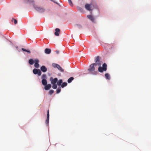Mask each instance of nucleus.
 <instances>
[{"mask_svg": "<svg viewBox=\"0 0 151 151\" xmlns=\"http://www.w3.org/2000/svg\"><path fill=\"white\" fill-rule=\"evenodd\" d=\"M74 78L73 77H71L70 78H69L68 80V83H71L72 81L73 80Z\"/></svg>", "mask_w": 151, "mask_h": 151, "instance_id": "18", "label": "nucleus"}, {"mask_svg": "<svg viewBox=\"0 0 151 151\" xmlns=\"http://www.w3.org/2000/svg\"><path fill=\"white\" fill-rule=\"evenodd\" d=\"M27 1L29 3H33V4H34L35 2L34 0H28Z\"/></svg>", "mask_w": 151, "mask_h": 151, "instance_id": "28", "label": "nucleus"}, {"mask_svg": "<svg viewBox=\"0 0 151 151\" xmlns=\"http://www.w3.org/2000/svg\"><path fill=\"white\" fill-rule=\"evenodd\" d=\"M93 63L95 64V65H101V64L99 60V56H97L96 57L95 63Z\"/></svg>", "mask_w": 151, "mask_h": 151, "instance_id": "5", "label": "nucleus"}, {"mask_svg": "<svg viewBox=\"0 0 151 151\" xmlns=\"http://www.w3.org/2000/svg\"><path fill=\"white\" fill-rule=\"evenodd\" d=\"M67 85V83L66 82H64L62 83V84L61 85V87L62 88L64 87H65Z\"/></svg>", "mask_w": 151, "mask_h": 151, "instance_id": "20", "label": "nucleus"}, {"mask_svg": "<svg viewBox=\"0 0 151 151\" xmlns=\"http://www.w3.org/2000/svg\"><path fill=\"white\" fill-rule=\"evenodd\" d=\"M54 91L53 90H51L49 92V94L51 95L54 93Z\"/></svg>", "mask_w": 151, "mask_h": 151, "instance_id": "26", "label": "nucleus"}, {"mask_svg": "<svg viewBox=\"0 0 151 151\" xmlns=\"http://www.w3.org/2000/svg\"><path fill=\"white\" fill-rule=\"evenodd\" d=\"M13 20H14V23L15 24H16L17 23V21L16 19H14L13 18H12V22H13Z\"/></svg>", "mask_w": 151, "mask_h": 151, "instance_id": "27", "label": "nucleus"}, {"mask_svg": "<svg viewBox=\"0 0 151 151\" xmlns=\"http://www.w3.org/2000/svg\"><path fill=\"white\" fill-rule=\"evenodd\" d=\"M47 118H49V110H48L47 111Z\"/></svg>", "mask_w": 151, "mask_h": 151, "instance_id": "30", "label": "nucleus"}, {"mask_svg": "<svg viewBox=\"0 0 151 151\" xmlns=\"http://www.w3.org/2000/svg\"><path fill=\"white\" fill-rule=\"evenodd\" d=\"M50 81H51L52 84H56V82H57L58 79L57 78H53L52 77H51L50 78Z\"/></svg>", "mask_w": 151, "mask_h": 151, "instance_id": "7", "label": "nucleus"}, {"mask_svg": "<svg viewBox=\"0 0 151 151\" xmlns=\"http://www.w3.org/2000/svg\"><path fill=\"white\" fill-rule=\"evenodd\" d=\"M45 52L46 54H49L51 53V50L48 48H46L45 50Z\"/></svg>", "mask_w": 151, "mask_h": 151, "instance_id": "14", "label": "nucleus"}, {"mask_svg": "<svg viewBox=\"0 0 151 151\" xmlns=\"http://www.w3.org/2000/svg\"><path fill=\"white\" fill-rule=\"evenodd\" d=\"M52 66L54 68H57L60 72H63L64 71V70L63 69L60 65L57 64L53 63L52 64Z\"/></svg>", "mask_w": 151, "mask_h": 151, "instance_id": "4", "label": "nucleus"}, {"mask_svg": "<svg viewBox=\"0 0 151 151\" xmlns=\"http://www.w3.org/2000/svg\"><path fill=\"white\" fill-rule=\"evenodd\" d=\"M56 53L57 54H58L59 53V51L58 50H57L56 51Z\"/></svg>", "mask_w": 151, "mask_h": 151, "instance_id": "32", "label": "nucleus"}, {"mask_svg": "<svg viewBox=\"0 0 151 151\" xmlns=\"http://www.w3.org/2000/svg\"><path fill=\"white\" fill-rule=\"evenodd\" d=\"M85 8L88 11H90L91 10V5L88 4H86L85 5Z\"/></svg>", "mask_w": 151, "mask_h": 151, "instance_id": "11", "label": "nucleus"}, {"mask_svg": "<svg viewBox=\"0 0 151 151\" xmlns=\"http://www.w3.org/2000/svg\"><path fill=\"white\" fill-rule=\"evenodd\" d=\"M49 118H47V119L46 120V121H45V123H46V124L47 125H48V124H49Z\"/></svg>", "mask_w": 151, "mask_h": 151, "instance_id": "25", "label": "nucleus"}, {"mask_svg": "<svg viewBox=\"0 0 151 151\" xmlns=\"http://www.w3.org/2000/svg\"><path fill=\"white\" fill-rule=\"evenodd\" d=\"M40 69L43 72H46L47 70V68L44 65L42 66L40 68Z\"/></svg>", "mask_w": 151, "mask_h": 151, "instance_id": "10", "label": "nucleus"}, {"mask_svg": "<svg viewBox=\"0 0 151 151\" xmlns=\"http://www.w3.org/2000/svg\"><path fill=\"white\" fill-rule=\"evenodd\" d=\"M68 2L69 4H70V5L71 6H73V4H72V3L71 1V0H68Z\"/></svg>", "mask_w": 151, "mask_h": 151, "instance_id": "29", "label": "nucleus"}, {"mask_svg": "<svg viewBox=\"0 0 151 151\" xmlns=\"http://www.w3.org/2000/svg\"><path fill=\"white\" fill-rule=\"evenodd\" d=\"M61 91V87H59L57 90L56 91V93H58Z\"/></svg>", "mask_w": 151, "mask_h": 151, "instance_id": "24", "label": "nucleus"}, {"mask_svg": "<svg viewBox=\"0 0 151 151\" xmlns=\"http://www.w3.org/2000/svg\"><path fill=\"white\" fill-rule=\"evenodd\" d=\"M52 88L54 89H56L57 87V85L56 84H52Z\"/></svg>", "mask_w": 151, "mask_h": 151, "instance_id": "22", "label": "nucleus"}, {"mask_svg": "<svg viewBox=\"0 0 151 151\" xmlns=\"http://www.w3.org/2000/svg\"><path fill=\"white\" fill-rule=\"evenodd\" d=\"M77 9L78 10H82V9L80 7H78L77 8Z\"/></svg>", "mask_w": 151, "mask_h": 151, "instance_id": "31", "label": "nucleus"}, {"mask_svg": "<svg viewBox=\"0 0 151 151\" xmlns=\"http://www.w3.org/2000/svg\"><path fill=\"white\" fill-rule=\"evenodd\" d=\"M101 65L98 66L99 67L98 68V71L101 73L103 72V71H105L107 70V65L106 63H104L103 65V67L102 68Z\"/></svg>", "mask_w": 151, "mask_h": 151, "instance_id": "3", "label": "nucleus"}, {"mask_svg": "<svg viewBox=\"0 0 151 151\" xmlns=\"http://www.w3.org/2000/svg\"><path fill=\"white\" fill-rule=\"evenodd\" d=\"M50 1L53 2L54 3H55L57 4H58V3L57 2H55L53 0H50Z\"/></svg>", "mask_w": 151, "mask_h": 151, "instance_id": "33", "label": "nucleus"}, {"mask_svg": "<svg viewBox=\"0 0 151 151\" xmlns=\"http://www.w3.org/2000/svg\"><path fill=\"white\" fill-rule=\"evenodd\" d=\"M97 65H95L94 63L91 64L89 66V68L88 69V70L89 71L88 73H91L93 75L96 74L95 71V68Z\"/></svg>", "mask_w": 151, "mask_h": 151, "instance_id": "1", "label": "nucleus"}, {"mask_svg": "<svg viewBox=\"0 0 151 151\" xmlns=\"http://www.w3.org/2000/svg\"><path fill=\"white\" fill-rule=\"evenodd\" d=\"M42 84L44 86H46L47 84V81L46 79H42Z\"/></svg>", "mask_w": 151, "mask_h": 151, "instance_id": "15", "label": "nucleus"}, {"mask_svg": "<svg viewBox=\"0 0 151 151\" xmlns=\"http://www.w3.org/2000/svg\"><path fill=\"white\" fill-rule=\"evenodd\" d=\"M55 35L56 36H59L60 32V29L59 28H56L55 29Z\"/></svg>", "mask_w": 151, "mask_h": 151, "instance_id": "9", "label": "nucleus"}, {"mask_svg": "<svg viewBox=\"0 0 151 151\" xmlns=\"http://www.w3.org/2000/svg\"><path fill=\"white\" fill-rule=\"evenodd\" d=\"M34 62V61L32 59H30L29 60V63L31 65H33Z\"/></svg>", "mask_w": 151, "mask_h": 151, "instance_id": "17", "label": "nucleus"}, {"mask_svg": "<svg viewBox=\"0 0 151 151\" xmlns=\"http://www.w3.org/2000/svg\"><path fill=\"white\" fill-rule=\"evenodd\" d=\"M42 79H46L47 78L45 74H43L42 76Z\"/></svg>", "mask_w": 151, "mask_h": 151, "instance_id": "23", "label": "nucleus"}, {"mask_svg": "<svg viewBox=\"0 0 151 151\" xmlns=\"http://www.w3.org/2000/svg\"><path fill=\"white\" fill-rule=\"evenodd\" d=\"M87 17L88 19L91 20L93 22H94L95 20L94 17L91 15H88Z\"/></svg>", "mask_w": 151, "mask_h": 151, "instance_id": "12", "label": "nucleus"}, {"mask_svg": "<svg viewBox=\"0 0 151 151\" xmlns=\"http://www.w3.org/2000/svg\"><path fill=\"white\" fill-rule=\"evenodd\" d=\"M34 66L35 68H38L39 67L40 65L39 64V60L38 59H36L34 60Z\"/></svg>", "mask_w": 151, "mask_h": 151, "instance_id": "8", "label": "nucleus"}, {"mask_svg": "<svg viewBox=\"0 0 151 151\" xmlns=\"http://www.w3.org/2000/svg\"><path fill=\"white\" fill-rule=\"evenodd\" d=\"M22 50L23 51H25V52H28V53H29V54H30V52L29 50H26V49H25L24 48H22Z\"/></svg>", "mask_w": 151, "mask_h": 151, "instance_id": "21", "label": "nucleus"}, {"mask_svg": "<svg viewBox=\"0 0 151 151\" xmlns=\"http://www.w3.org/2000/svg\"><path fill=\"white\" fill-rule=\"evenodd\" d=\"M105 76L106 78L108 79H110V75L108 73H106L105 74Z\"/></svg>", "mask_w": 151, "mask_h": 151, "instance_id": "19", "label": "nucleus"}, {"mask_svg": "<svg viewBox=\"0 0 151 151\" xmlns=\"http://www.w3.org/2000/svg\"><path fill=\"white\" fill-rule=\"evenodd\" d=\"M33 6L35 9L39 12L43 13L45 10V8L44 7L36 5L34 4L33 5Z\"/></svg>", "mask_w": 151, "mask_h": 151, "instance_id": "2", "label": "nucleus"}, {"mask_svg": "<svg viewBox=\"0 0 151 151\" xmlns=\"http://www.w3.org/2000/svg\"><path fill=\"white\" fill-rule=\"evenodd\" d=\"M33 72L35 74H37L39 76L41 75L42 73L39 69L34 68L33 70Z\"/></svg>", "mask_w": 151, "mask_h": 151, "instance_id": "6", "label": "nucleus"}, {"mask_svg": "<svg viewBox=\"0 0 151 151\" xmlns=\"http://www.w3.org/2000/svg\"><path fill=\"white\" fill-rule=\"evenodd\" d=\"M63 83V81L61 79L59 80L57 82V85L58 86L61 85V84Z\"/></svg>", "mask_w": 151, "mask_h": 151, "instance_id": "16", "label": "nucleus"}, {"mask_svg": "<svg viewBox=\"0 0 151 151\" xmlns=\"http://www.w3.org/2000/svg\"><path fill=\"white\" fill-rule=\"evenodd\" d=\"M44 88L46 90H47L49 89L51 87V85L50 84H48L47 85H46V86H45Z\"/></svg>", "mask_w": 151, "mask_h": 151, "instance_id": "13", "label": "nucleus"}]
</instances>
